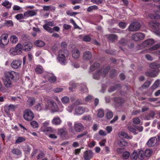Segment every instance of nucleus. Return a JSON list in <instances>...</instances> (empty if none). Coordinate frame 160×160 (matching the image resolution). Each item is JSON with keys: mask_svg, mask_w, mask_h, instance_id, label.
Returning <instances> with one entry per match:
<instances>
[{"mask_svg": "<svg viewBox=\"0 0 160 160\" xmlns=\"http://www.w3.org/2000/svg\"><path fill=\"white\" fill-rule=\"evenodd\" d=\"M69 55L68 51L64 49L59 51L57 57L58 61L62 65L66 64L67 63V59Z\"/></svg>", "mask_w": 160, "mask_h": 160, "instance_id": "f257e3e1", "label": "nucleus"}, {"mask_svg": "<svg viewBox=\"0 0 160 160\" xmlns=\"http://www.w3.org/2000/svg\"><path fill=\"white\" fill-rule=\"evenodd\" d=\"M48 106L46 105L44 108L45 110H47L50 109L53 112H62V109L59 110V108L58 107L56 103L52 100H48Z\"/></svg>", "mask_w": 160, "mask_h": 160, "instance_id": "f03ea898", "label": "nucleus"}, {"mask_svg": "<svg viewBox=\"0 0 160 160\" xmlns=\"http://www.w3.org/2000/svg\"><path fill=\"white\" fill-rule=\"evenodd\" d=\"M110 69V66H108L104 68H100L97 72L94 74L93 78L98 79L104 77L108 72Z\"/></svg>", "mask_w": 160, "mask_h": 160, "instance_id": "7ed1b4c3", "label": "nucleus"}, {"mask_svg": "<svg viewBox=\"0 0 160 160\" xmlns=\"http://www.w3.org/2000/svg\"><path fill=\"white\" fill-rule=\"evenodd\" d=\"M24 118L27 121H32L34 117V115L32 112L29 109L25 110L23 112Z\"/></svg>", "mask_w": 160, "mask_h": 160, "instance_id": "20e7f679", "label": "nucleus"}, {"mask_svg": "<svg viewBox=\"0 0 160 160\" xmlns=\"http://www.w3.org/2000/svg\"><path fill=\"white\" fill-rule=\"evenodd\" d=\"M141 25L138 22H133L132 23L128 28V29L130 31H136L139 30Z\"/></svg>", "mask_w": 160, "mask_h": 160, "instance_id": "39448f33", "label": "nucleus"}, {"mask_svg": "<svg viewBox=\"0 0 160 160\" xmlns=\"http://www.w3.org/2000/svg\"><path fill=\"white\" fill-rule=\"evenodd\" d=\"M22 61L20 59L13 60L11 64V67L13 69H18L21 67Z\"/></svg>", "mask_w": 160, "mask_h": 160, "instance_id": "423d86ee", "label": "nucleus"}, {"mask_svg": "<svg viewBox=\"0 0 160 160\" xmlns=\"http://www.w3.org/2000/svg\"><path fill=\"white\" fill-rule=\"evenodd\" d=\"M145 37V35L142 32H138L133 34L132 36V38L135 41H138L143 39Z\"/></svg>", "mask_w": 160, "mask_h": 160, "instance_id": "0eeeda50", "label": "nucleus"}, {"mask_svg": "<svg viewBox=\"0 0 160 160\" xmlns=\"http://www.w3.org/2000/svg\"><path fill=\"white\" fill-rule=\"evenodd\" d=\"M149 26L155 30L160 29V23L156 21H152L148 23Z\"/></svg>", "mask_w": 160, "mask_h": 160, "instance_id": "6e6552de", "label": "nucleus"}, {"mask_svg": "<svg viewBox=\"0 0 160 160\" xmlns=\"http://www.w3.org/2000/svg\"><path fill=\"white\" fill-rule=\"evenodd\" d=\"M74 128V130L76 132H80L84 130V127L82 123L75 122Z\"/></svg>", "mask_w": 160, "mask_h": 160, "instance_id": "1a4fd4ad", "label": "nucleus"}, {"mask_svg": "<svg viewBox=\"0 0 160 160\" xmlns=\"http://www.w3.org/2000/svg\"><path fill=\"white\" fill-rule=\"evenodd\" d=\"M16 75V73L14 71L6 72H5L4 78L12 80Z\"/></svg>", "mask_w": 160, "mask_h": 160, "instance_id": "9d476101", "label": "nucleus"}, {"mask_svg": "<svg viewBox=\"0 0 160 160\" xmlns=\"http://www.w3.org/2000/svg\"><path fill=\"white\" fill-rule=\"evenodd\" d=\"M8 35L6 33L2 34L0 37L2 44H3L4 46L7 45L9 41L8 39Z\"/></svg>", "mask_w": 160, "mask_h": 160, "instance_id": "9b49d317", "label": "nucleus"}, {"mask_svg": "<svg viewBox=\"0 0 160 160\" xmlns=\"http://www.w3.org/2000/svg\"><path fill=\"white\" fill-rule=\"evenodd\" d=\"M2 80L4 85L6 87L10 88L13 86V83L10 79L4 78H3Z\"/></svg>", "mask_w": 160, "mask_h": 160, "instance_id": "f8f14e48", "label": "nucleus"}, {"mask_svg": "<svg viewBox=\"0 0 160 160\" xmlns=\"http://www.w3.org/2000/svg\"><path fill=\"white\" fill-rule=\"evenodd\" d=\"M24 13V16L26 18L36 15L37 13V11L36 10H29L25 12Z\"/></svg>", "mask_w": 160, "mask_h": 160, "instance_id": "ddd939ff", "label": "nucleus"}, {"mask_svg": "<svg viewBox=\"0 0 160 160\" xmlns=\"http://www.w3.org/2000/svg\"><path fill=\"white\" fill-rule=\"evenodd\" d=\"M58 135H59L61 138H65L68 132L66 128H59L58 129Z\"/></svg>", "mask_w": 160, "mask_h": 160, "instance_id": "4468645a", "label": "nucleus"}, {"mask_svg": "<svg viewBox=\"0 0 160 160\" xmlns=\"http://www.w3.org/2000/svg\"><path fill=\"white\" fill-rule=\"evenodd\" d=\"M93 153L90 150H87L84 152L83 157L85 160H90L93 157Z\"/></svg>", "mask_w": 160, "mask_h": 160, "instance_id": "2eb2a0df", "label": "nucleus"}, {"mask_svg": "<svg viewBox=\"0 0 160 160\" xmlns=\"http://www.w3.org/2000/svg\"><path fill=\"white\" fill-rule=\"evenodd\" d=\"M32 47V44L30 42H26L23 45V50L26 52L30 51Z\"/></svg>", "mask_w": 160, "mask_h": 160, "instance_id": "dca6fc26", "label": "nucleus"}, {"mask_svg": "<svg viewBox=\"0 0 160 160\" xmlns=\"http://www.w3.org/2000/svg\"><path fill=\"white\" fill-rule=\"evenodd\" d=\"M157 141V138L155 137L150 138L147 143V145L149 147L154 146L156 144Z\"/></svg>", "mask_w": 160, "mask_h": 160, "instance_id": "f3484780", "label": "nucleus"}, {"mask_svg": "<svg viewBox=\"0 0 160 160\" xmlns=\"http://www.w3.org/2000/svg\"><path fill=\"white\" fill-rule=\"evenodd\" d=\"M80 55L79 51L77 49H74L72 51V56L74 59L78 58Z\"/></svg>", "mask_w": 160, "mask_h": 160, "instance_id": "a211bd4d", "label": "nucleus"}, {"mask_svg": "<svg viewBox=\"0 0 160 160\" xmlns=\"http://www.w3.org/2000/svg\"><path fill=\"white\" fill-rule=\"evenodd\" d=\"M155 43V41L152 39H149L146 40L142 43L143 45L146 47H148Z\"/></svg>", "mask_w": 160, "mask_h": 160, "instance_id": "6ab92c4d", "label": "nucleus"}, {"mask_svg": "<svg viewBox=\"0 0 160 160\" xmlns=\"http://www.w3.org/2000/svg\"><path fill=\"white\" fill-rule=\"evenodd\" d=\"M85 111V109L82 107L81 106L77 107L75 109L76 113H74V115H75L76 114L79 115L82 114Z\"/></svg>", "mask_w": 160, "mask_h": 160, "instance_id": "aec40b11", "label": "nucleus"}, {"mask_svg": "<svg viewBox=\"0 0 160 160\" xmlns=\"http://www.w3.org/2000/svg\"><path fill=\"white\" fill-rule=\"evenodd\" d=\"M62 120L60 118L58 117L54 118L52 121V122L53 125H59L61 124Z\"/></svg>", "mask_w": 160, "mask_h": 160, "instance_id": "412c9836", "label": "nucleus"}, {"mask_svg": "<svg viewBox=\"0 0 160 160\" xmlns=\"http://www.w3.org/2000/svg\"><path fill=\"white\" fill-rule=\"evenodd\" d=\"M92 57L91 52L88 51L85 52L83 54V58L85 60H89Z\"/></svg>", "mask_w": 160, "mask_h": 160, "instance_id": "4be33fe9", "label": "nucleus"}, {"mask_svg": "<svg viewBox=\"0 0 160 160\" xmlns=\"http://www.w3.org/2000/svg\"><path fill=\"white\" fill-rule=\"evenodd\" d=\"M42 7L43 11L48 12L54 11L55 9V7L51 5L44 6Z\"/></svg>", "mask_w": 160, "mask_h": 160, "instance_id": "5701e85b", "label": "nucleus"}, {"mask_svg": "<svg viewBox=\"0 0 160 160\" xmlns=\"http://www.w3.org/2000/svg\"><path fill=\"white\" fill-rule=\"evenodd\" d=\"M34 45L37 47H42L45 45V43L41 40H38L34 42Z\"/></svg>", "mask_w": 160, "mask_h": 160, "instance_id": "b1692460", "label": "nucleus"}, {"mask_svg": "<svg viewBox=\"0 0 160 160\" xmlns=\"http://www.w3.org/2000/svg\"><path fill=\"white\" fill-rule=\"evenodd\" d=\"M15 48L17 54H19L22 52V51L23 50V45L22 46L20 43H18L16 46Z\"/></svg>", "mask_w": 160, "mask_h": 160, "instance_id": "393cba45", "label": "nucleus"}, {"mask_svg": "<svg viewBox=\"0 0 160 160\" xmlns=\"http://www.w3.org/2000/svg\"><path fill=\"white\" fill-rule=\"evenodd\" d=\"M42 131L44 132H48L50 133H53L56 132V130L52 128L51 127H47L44 129H43V127L41 128Z\"/></svg>", "mask_w": 160, "mask_h": 160, "instance_id": "a878e982", "label": "nucleus"}, {"mask_svg": "<svg viewBox=\"0 0 160 160\" xmlns=\"http://www.w3.org/2000/svg\"><path fill=\"white\" fill-rule=\"evenodd\" d=\"M158 74V71L156 70H154L153 72H148L145 73L146 76L152 77L156 76Z\"/></svg>", "mask_w": 160, "mask_h": 160, "instance_id": "bb28decb", "label": "nucleus"}, {"mask_svg": "<svg viewBox=\"0 0 160 160\" xmlns=\"http://www.w3.org/2000/svg\"><path fill=\"white\" fill-rule=\"evenodd\" d=\"M118 135L119 137H123L127 139H131L132 138V137L129 136L127 133L124 132H119L118 133Z\"/></svg>", "mask_w": 160, "mask_h": 160, "instance_id": "cd10ccee", "label": "nucleus"}, {"mask_svg": "<svg viewBox=\"0 0 160 160\" xmlns=\"http://www.w3.org/2000/svg\"><path fill=\"white\" fill-rule=\"evenodd\" d=\"M10 41L12 44H15L18 41V37L15 35L12 36L10 38Z\"/></svg>", "mask_w": 160, "mask_h": 160, "instance_id": "c85d7f7f", "label": "nucleus"}, {"mask_svg": "<svg viewBox=\"0 0 160 160\" xmlns=\"http://www.w3.org/2000/svg\"><path fill=\"white\" fill-rule=\"evenodd\" d=\"M98 8V6L96 5L91 6L87 8V11L88 12H91L93 11L97 10Z\"/></svg>", "mask_w": 160, "mask_h": 160, "instance_id": "c756f323", "label": "nucleus"}, {"mask_svg": "<svg viewBox=\"0 0 160 160\" xmlns=\"http://www.w3.org/2000/svg\"><path fill=\"white\" fill-rule=\"evenodd\" d=\"M35 102V99L33 98H29L27 101V104L29 106H32Z\"/></svg>", "mask_w": 160, "mask_h": 160, "instance_id": "7c9ffc66", "label": "nucleus"}, {"mask_svg": "<svg viewBox=\"0 0 160 160\" xmlns=\"http://www.w3.org/2000/svg\"><path fill=\"white\" fill-rule=\"evenodd\" d=\"M2 5L8 9L10 8L12 6V3L7 0H5L2 3Z\"/></svg>", "mask_w": 160, "mask_h": 160, "instance_id": "2f4dec72", "label": "nucleus"}, {"mask_svg": "<svg viewBox=\"0 0 160 160\" xmlns=\"http://www.w3.org/2000/svg\"><path fill=\"white\" fill-rule=\"evenodd\" d=\"M100 66V64L98 62L94 63L90 67V70L92 71L98 68Z\"/></svg>", "mask_w": 160, "mask_h": 160, "instance_id": "473e14b6", "label": "nucleus"}, {"mask_svg": "<svg viewBox=\"0 0 160 160\" xmlns=\"http://www.w3.org/2000/svg\"><path fill=\"white\" fill-rule=\"evenodd\" d=\"M35 71L38 74H41L43 71V68L41 66H38L36 68Z\"/></svg>", "mask_w": 160, "mask_h": 160, "instance_id": "72a5a7b5", "label": "nucleus"}, {"mask_svg": "<svg viewBox=\"0 0 160 160\" xmlns=\"http://www.w3.org/2000/svg\"><path fill=\"white\" fill-rule=\"evenodd\" d=\"M138 153L136 150H134L131 154V159L132 160H136L138 158Z\"/></svg>", "mask_w": 160, "mask_h": 160, "instance_id": "f704fd0d", "label": "nucleus"}, {"mask_svg": "<svg viewBox=\"0 0 160 160\" xmlns=\"http://www.w3.org/2000/svg\"><path fill=\"white\" fill-rule=\"evenodd\" d=\"M127 44V41L124 38L121 39L120 40L119 44L120 48L122 49V46H124Z\"/></svg>", "mask_w": 160, "mask_h": 160, "instance_id": "c9c22d12", "label": "nucleus"}, {"mask_svg": "<svg viewBox=\"0 0 160 160\" xmlns=\"http://www.w3.org/2000/svg\"><path fill=\"white\" fill-rule=\"evenodd\" d=\"M69 98L67 96H64L61 99L62 102L64 104L68 103L69 102Z\"/></svg>", "mask_w": 160, "mask_h": 160, "instance_id": "e433bc0d", "label": "nucleus"}, {"mask_svg": "<svg viewBox=\"0 0 160 160\" xmlns=\"http://www.w3.org/2000/svg\"><path fill=\"white\" fill-rule=\"evenodd\" d=\"M114 100L116 103L119 104L123 103L124 102V100L123 98H115Z\"/></svg>", "mask_w": 160, "mask_h": 160, "instance_id": "4c0bfd02", "label": "nucleus"}, {"mask_svg": "<svg viewBox=\"0 0 160 160\" xmlns=\"http://www.w3.org/2000/svg\"><path fill=\"white\" fill-rule=\"evenodd\" d=\"M24 16V13L23 14L22 13H19L17 14L15 18L18 20H20L22 19L26 18Z\"/></svg>", "mask_w": 160, "mask_h": 160, "instance_id": "58836bf2", "label": "nucleus"}, {"mask_svg": "<svg viewBox=\"0 0 160 160\" xmlns=\"http://www.w3.org/2000/svg\"><path fill=\"white\" fill-rule=\"evenodd\" d=\"M26 140L25 138L23 137H18L17 139L16 140L15 143L16 144L25 141Z\"/></svg>", "mask_w": 160, "mask_h": 160, "instance_id": "ea45409f", "label": "nucleus"}, {"mask_svg": "<svg viewBox=\"0 0 160 160\" xmlns=\"http://www.w3.org/2000/svg\"><path fill=\"white\" fill-rule=\"evenodd\" d=\"M104 114V113L102 109H100L98 110L97 116L98 117L102 118L103 117Z\"/></svg>", "mask_w": 160, "mask_h": 160, "instance_id": "a19ab883", "label": "nucleus"}, {"mask_svg": "<svg viewBox=\"0 0 160 160\" xmlns=\"http://www.w3.org/2000/svg\"><path fill=\"white\" fill-rule=\"evenodd\" d=\"M130 153L128 152H124L122 154V158L124 159H128L129 157Z\"/></svg>", "mask_w": 160, "mask_h": 160, "instance_id": "79ce46f5", "label": "nucleus"}, {"mask_svg": "<svg viewBox=\"0 0 160 160\" xmlns=\"http://www.w3.org/2000/svg\"><path fill=\"white\" fill-rule=\"evenodd\" d=\"M144 151L142 150H140L138 153V157L140 159H143L144 157Z\"/></svg>", "mask_w": 160, "mask_h": 160, "instance_id": "37998d69", "label": "nucleus"}, {"mask_svg": "<svg viewBox=\"0 0 160 160\" xmlns=\"http://www.w3.org/2000/svg\"><path fill=\"white\" fill-rule=\"evenodd\" d=\"M31 125L33 128H37L38 127V124L35 121H33L30 123Z\"/></svg>", "mask_w": 160, "mask_h": 160, "instance_id": "c03bdc74", "label": "nucleus"}, {"mask_svg": "<svg viewBox=\"0 0 160 160\" xmlns=\"http://www.w3.org/2000/svg\"><path fill=\"white\" fill-rule=\"evenodd\" d=\"M160 65L159 64L156 62H153L150 65V67L151 68H157L160 67Z\"/></svg>", "mask_w": 160, "mask_h": 160, "instance_id": "a18cd8bd", "label": "nucleus"}, {"mask_svg": "<svg viewBox=\"0 0 160 160\" xmlns=\"http://www.w3.org/2000/svg\"><path fill=\"white\" fill-rule=\"evenodd\" d=\"M127 127L129 131L133 133H135V134H136L135 133L136 129L135 128H133L132 126L129 125H127Z\"/></svg>", "mask_w": 160, "mask_h": 160, "instance_id": "49530a36", "label": "nucleus"}, {"mask_svg": "<svg viewBox=\"0 0 160 160\" xmlns=\"http://www.w3.org/2000/svg\"><path fill=\"white\" fill-rule=\"evenodd\" d=\"M75 105L74 104L69 105L67 108V110L69 112H71L73 110Z\"/></svg>", "mask_w": 160, "mask_h": 160, "instance_id": "de8ad7c7", "label": "nucleus"}, {"mask_svg": "<svg viewBox=\"0 0 160 160\" xmlns=\"http://www.w3.org/2000/svg\"><path fill=\"white\" fill-rule=\"evenodd\" d=\"M145 155L147 157H149L151 156L152 153V151L150 149H147L145 151Z\"/></svg>", "mask_w": 160, "mask_h": 160, "instance_id": "09e8293b", "label": "nucleus"}, {"mask_svg": "<svg viewBox=\"0 0 160 160\" xmlns=\"http://www.w3.org/2000/svg\"><path fill=\"white\" fill-rule=\"evenodd\" d=\"M133 122L135 124H140L141 121L138 117L134 118L133 119Z\"/></svg>", "mask_w": 160, "mask_h": 160, "instance_id": "8fccbe9b", "label": "nucleus"}, {"mask_svg": "<svg viewBox=\"0 0 160 160\" xmlns=\"http://www.w3.org/2000/svg\"><path fill=\"white\" fill-rule=\"evenodd\" d=\"M43 104L41 103L38 104L35 107V108L38 111H41L42 109Z\"/></svg>", "mask_w": 160, "mask_h": 160, "instance_id": "3c124183", "label": "nucleus"}, {"mask_svg": "<svg viewBox=\"0 0 160 160\" xmlns=\"http://www.w3.org/2000/svg\"><path fill=\"white\" fill-rule=\"evenodd\" d=\"M12 152L13 154L19 155L21 154V151L18 149H14L12 150Z\"/></svg>", "mask_w": 160, "mask_h": 160, "instance_id": "603ef678", "label": "nucleus"}, {"mask_svg": "<svg viewBox=\"0 0 160 160\" xmlns=\"http://www.w3.org/2000/svg\"><path fill=\"white\" fill-rule=\"evenodd\" d=\"M43 28L48 32L52 33L53 32V29L52 28H50L48 26H47L46 25H43Z\"/></svg>", "mask_w": 160, "mask_h": 160, "instance_id": "864d4df0", "label": "nucleus"}, {"mask_svg": "<svg viewBox=\"0 0 160 160\" xmlns=\"http://www.w3.org/2000/svg\"><path fill=\"white\" fill-rule=\"evenodd\" d=\"M160 84V81L158 80H157L153 84L152 87L153 89H156L157 88Z\"/></svg>", "mask_w": 160, "mask_h": 160, "instance_id": "5fc2aeb1", "label": "nucleus"}, {"mask_svg": "<svg viewBox=\"0 0 160 160\" xmlns=\"http://www.w3.org/2000/svg\"><path fill=\"white\" fill-rule=\"evenodd\" d=\"M69 84L71 86L69 88V89L70 91H73L72 89H75L77 86L76 84L75 83H72V82H70L69 83Z\"/></svg>", "mask_w": 160, "mask_h": 160, "instance_id": "6e6d98bb", "label": "nucleus"}, {"mask_svg": "<svg viewBox=\"0 0 160 160\" xmlns=\"http://www.w3.org/2000/svg\"><path fill=\"white\" fill-rule=\"evenodd\" d=\"M113 116V115L112 112L109 111H108L106 114L107 118L108 119H110Z\"/></svg>", "mask_w": 160, "mask_h": 160, "instance_id": "4d7b16f0", "label": "nucleus"}, {"mask_svg": "<svg viewBox=\"0 0 160 160\" xmlns=\"http://www.w3.org/2000/svg\"><path fill=\"white\" fill-rule=\"evenodd\" d=\"M108 38L110 40L113 41L117 39V37L115 35L111 34L109 35Z\"/></svg>", "mask_w": 160, "mask_h": 160, "instance_id": "13d9d810", "label": "nucleus"}, {"mask_svg": "<svg viewBox=\"0 0 160 160\" xmlns=\"http://www.w3.org/2000/svg\"><path fill=\"white\" fill-rule=\"evenodd\" d=\"M91 2L94 4L99 5L102 3V0H91Z\"/></svg>", "mask_w": 160, "mask_h": 160, "instance_id": "bf43d9fd", "label": "nucleus"}, {"mask_svg": "<svg viewBox=\"0 0 160 160\" xmlns=\"http://www.w3.org/2000/svg\"><path fill=\"white\" fill-rule=\"evenodd\" d=\"M9 52L11 55L15 56L18 55L16 51L15 50V48H12L10 49Z\"/></svg>", "mask_w": 160, "mask_h": 160, "instance_id": "052dcab7", "label": "nucleus"}, {"mask_svg": "<svg viewBox=\"0 0 160 160\" xmlns=\"http://www.w3.org/2000/svg\"><path fill=\"white\" fill-rule=\"evenodd\" d=\"M56 77L52 75L50 76L48 79L49 82L52 83L56 81Z\"/></svg>", "mask_w": 160, "mask_h": 160, "instance_id": "680f3d73", "label": "nucleus"}, {"mask_svg": "<svg viewBox=\"0 0 160 160\" xmlns=\"http://www.w3.org/2000/svg\"><path fill=\"white\" fill-rule=\"evenodd\" d=\"M83 40L84 41L89 42L91 40V38L89 35H86L83 38Z\"/></svg>", "mask_w": 160, "mask_h": 160, "instance_id": "e2e57ef3", "label": "nucleus"}, {"mask_svg": "<svg viewBox=\"0 0 160 160\" xmlns=\"http://www.w3.org/2000/svg\"><path fill=\"white\" fill-rule=\"evenodd\" d=\"M151 84V83L149 82H146L142 86L143 88H148Z\"/></svg>", "mask_w": 160, "mask_h": 160, "instance_id": "0e129e2a", "label": "nucleus"}, {"mask_svg": "<svg viewBox=\"0 0 160 160\" xmlns=\"http://www.w3.org/2000/svg\"><path fill=\"white\" fill-rule=\"evenodd\" d=\"M160 48V43L156 44L154 46L150 48L151 50H155Z\"/></svg>", "mask_w": 160, "mask_h": 160, "instance_id": "69168bd1", "label": "nucleus"}, {"mask_svg": "<svg viewBox=\"0 0 160 160\" xmlns=\"http://www.w3.org/2000/svg\"><path fill=\"white\" fill-rule=\"evenodd\" d=\"M82 119L84 120L90 121L91 120V118L89 115H86L83 116L82 117Z\"/></svg>", "mask_w": 160, "mask_h": 160, "instance_id": "338daca9", "label": "nucleus"}, {"mask_svg": "<svg viewBox=\"0 0 160 160\" xmlns=\"http://www.w3.org/2000/svg\"><path fill=\"white\" fill-rule=\"evenodd\" d=\"M106 130L107 131L108 133H110L112 130V127L111 126H108L106 127Z\"/></svg>", "mask_w": 160, "mask_h": 160, "instance_id": "774afa93", "label": "nucleus"}]
</instances>
